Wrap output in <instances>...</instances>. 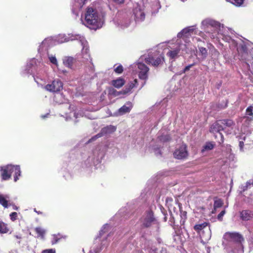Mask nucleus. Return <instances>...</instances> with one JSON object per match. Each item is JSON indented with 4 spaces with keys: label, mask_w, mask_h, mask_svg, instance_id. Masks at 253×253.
Wrapping results in <instances>:
<instances>
[{
    "label": "nucleus",
    "mask_w": 253,
    "mask_h": 253,
    "mask_svg": "<svg viewBox=\"0 0 253 253\" xmlns=\"http://www.w3.org/2000/svg\"><path fill=\"white\" fill-rule=\"evenodd\" d=\"M202 26L205 29L209 27H213L217 32L218 34L222 36V39L228 42L231 48H236L239 58L241 60H248L250 54L253 53V44L248 40L243 41L239 39L235 41L228 36L229 32L232 33L230 29L225 28L219 22L211 19H206L202 22ZM253 59V56L252 57Z\"/></svg>",
    "instance_id": "nucleus-1"
},
{
    "label": "nucleus",
    "mask_w": 253,
    "mask_h": 253,
    "mask_svg": "<svg viewBox=\"0 0 253 253\" xmlns=\"http://www.w3.org/2000/svg\"><path fill=\"white\" fill-rule=\"evenodd\" d=\"M194 27L191 26L184 28L177 34V39L175 43L172 42L169 43V51L167 55L170 60H174L178 57L180 51L181 53H188L194 51L195 47L186 41V39L193 33Z\"/></svg>",
    "instance_id": "nucleus-2"
},
{
    "label": "nucleus",
    "mask_w": 253,
    "mask_h": 253,
    "mask_svg": "<svg viewBox=\"0 0 253 253\" xmlns=\"http://www.w3.org/2000/svg\"><path fill=\"white\" fill-rule=\"evenodd\" d=\"M78 40L80 42L81 45L83 46L82 50V62H88V66L90 70L93 71V64L91 62L90 54L88 53V47L87 45V41L85 40L83 36L78 34H70L68 35L65 34H59L55 37L54 41L57 43H62L64 42H67L70 41Z\"/></svg>",
    "instance_id": "nucleus-3"
},
{
    "label": "nucleus",
    "mask_w": 253,
    "mask_h": 253,
    "mask_svg": "<svg viewBox=\"0 0 253 253\" xmlns=\"http://www.w3.org/2000/svg\"><path fill=\"white\" fill-rule=\"evenodd\" d=\"M46 67H43V69L39 68L36 70V75L33 76L35 82L41 87L50 92H57L62 89L63 84L59 79L53 80L51 83L44 85L45 82V76L46 75Z\"/></svg>",
    "instance_id": "nucleus-4"
},
{
    "label": "nucleus",
    "mask_w": 253,
    "mask_h": 253,
    "mask_svg": "<svg viewBox=\"0 0 253 253\" xmlns=\"http://www.w3.org/2000/svg\"><path fill=\"white\" fill-rule=\"evenodd\" d=\"M81 20L84 25L95 30L101 28L104 24V15L91 7H88L85 13L84 20L82 17Z\"/></svg>",
    "instance_id": "nucleus-5"
},
{
    "label": "nucleus",
    "mask_w": 253,
    "mask_h": 253,
    "mask_svg": "<svg viewBox=\"0 0 253 253\" xmlns=\"http://www.w3.org/2000/svg\"><path fill=\"white\" fill-rule=\"evenodd\" d=\"M224 238L229 242V247L227 248L229 253H243L242 245L244 239L243 236L237 232H227L224 235Z\"/></svg>",
    "instance_id": "nucleus-6"
},
{
    "label": "nucleus",
    "mask_w": 253,
    "mask_h": 253,
    "mask_svg": "<svg viewBox=\"0 0 253 253\" xmlns=\"http://www.w3.org/2000/svg\"><path fill=\"white\" fill-rule=\"evenodd\" d=\"M2 179L4 180L9 179L13 173L14 181H17L19 179V176L21 175V170L19 165H8L0 169Z\"/></svg>",
    "instance_id": "nucleus-7"
},
{
    "label": "nucleus",
    "mask_w": 253,
    "mask_h": 253,
    "mask_svg": "<svg viewBox=\"0 0 253 253\" xmlns=\"http://www.w3.org/2000/svg\"><path fill=\"white\" fill-rule=\"evenodd\" d=\"M100 150L99 147L94 149L92 153L88 156L87 159L84 161L83 164V167H89L95 164V162H98L103 156V153L101 152Z\"/></svg>",
    "instance_id": "nucleus-8"
},
{
    "label": "nucleus",
    "mask_w": 253,
    "mask_h": 253,
    "mask_svg": "<svg viewBox=\"0 0 253 253\" xmlns=\"http://www.w3.org/2000/svg\"><path fill=\"white\" fill-rule=\"evenodd\" d=\"M224 127L222 125L220 120L213 124L210 127V132L215 133L214 135L215 139L219 144L223 142V135L220 131L223 130Z\"/></svg>",
    "instance_id": "nucleus-9"
},
{
    "label": "nucleus",
    "mask_w": 253,
    "mask_h": 253,
    "mask_svg": "<svg viewBox=\"0 0 253 253\" xmlns=\"http://www.w3.org/2000/svg\"><path fill=\"white\" fill-rule=\"evenodd\" d=\"M132 15L136 23L143 21L145 18V13L143 5L136 4L132 10Z\"/></svg>",
    "instance_id": "nucleus-10"
},
{
    "label": "nucleus",
    "mask_w": 253,
    "mask_h": 253,
    "mask_svg": "<svg viewBox=\"0 0 253 253\" xmlns=\"http://www.w3.org/2000/svg\"><path fill=\"white\" fill-rule=\"evenodd\" d=\"M141 222L144 227H149L153 224H157L158 221L154 217L152 211H147L141 218Z\"/></svg>",
    "instance_id": "nucleus-11"
},
{
    "label": "nucleus",
    "mask_w": 253,
    "mask_h": 253,
    "mask_svg": "<svg viewBox=\"0 0 253 253\" xmlns=\"http://www.w3.org/2000/svg\"><path fill=\"white\" fill-rule=\"evenodd\" d=\"M144 59L146 63L149 64H152L154 66H157L161 64L163 60L164 57L162 55H159L155 57L153 54H148V57L143 56L141 60Z\"/></svg>",
    "instance_id": "nucleus-12"
},
{
    "label": "nucleus",
    "mask_w": 253,
    "mask_h": 253,
    "mask_svg": "<svg viewBox=\"0 0 253 253\" xmlns=\"http://www.w3.org/2000/svg\"><path fill=\"white\" fill-rule=\"evenodd\" d=\"M134 66L135 67L137 66L139 79L144 80H146L148 78L149 68L144 64L141 62H138Z\"/></svg>",
    "instance_id": "nucleus-13"
},
{
    "label": "nucleus",
    "mask_w": 253,
    "mask_h": 253,
    "mask_svg": "<svg viewBox=\"0 0 253 253\" xmlns=\"http://www.w3.org/2000/svg\"><path fill=\"white\" fill-rule=\"evenodd\" d=\"M174 157L177 159H182L187 157L188 152L185 145H182L175 150L173 153Z\"/></svg>",
    "instance_id": "nucleus-14"
},
{
    "label": "nucleus",
    "mask_w": 253,
    "mask_h": 253,
    "mask_svg": "<svg viewBox=\"0 0 253 253\" xmlns=\"http://www.w3.org/2000/svg\"><path fill=\"white\" fill-rule=\"evenodd\" d=\"M63 64L66 67L74 70V64L76 62L77 59L71 56H65L62 59Z\"/></svg>",
    "instance_id": "nucleus-15"
},
{
    "label": "nucleus",
    "mask_w": 253,
    "mask_h": 253,
    "mask_svg": "<svg viewBox=\"0 0 253 253\" xmlns=\"http://www.w3.org/2000/svg\"><path fill=\"white\" fill-rule=\"evenodd\" d=\"M199 235L201 238V242L203 244H206L211 238V233L210 228H206L202 232L200 233Z\"/></svg>",
    "instance_id": "nucleus-16"
},
{
    "label": "nucleus",
    "mask_w": 253,
    "mask_h": 253,
    "mask_svg": "<svg viewBox=\"0 0 253 253\" xmlns=\"http://www.w3.org/2000/svg\"><path fill=\"white\" fill-rule=\"evenodd\" d=\"M132 107V104L130 102H127L119 109L118 113L119 115H123L126 113L129 112Z\"/></svg>",
    "instance_id": "nucleus-17"
},
{
    "label": "nucleus",
    "mask_w": 253,
    "mask_h": 253,
    "mask_svg": "<svg viewBox=\"0 0 253 253\" xmlns=\"http://www.w3.org/2000/svg\"><path fill=\"white\" fill-rule=\"evenodd\" d=\"M240 216L243 220H249L253 218V212L248 210L243 211L240 212Z\"/></svg>",
    "instance_id": "nucleus-18"
},
{
    "label": "nucleus",
    "mask_w": 253,
    "mask_h": 253,
    "mask_svg": "<svg viewBox=\"0 0 253 253\" xmlns=\"http://www.w3.org/2000/svg\"><path fill=\"white\" fill-rule=\"evenodd\" d=\"M165 0H154L152 4V11L153 13H156L161 7V3Z\"/></svg>",
    "instance_id": "nucleus-19"
},
{
    "label": "nucleus",
    "mask_w": 253,
    "mask_h": 253,
    "mask_svg": "<svg viewBox=\"0 0 253 253\" xmlns=\"http://www.w3.org/2000/svg\"><path fill=\"white\" fill-rule=\"evenodd\" d=\"M137 85V80L135 79L132 81H130L126 86L125 89L124 90V93H127L131 91V90L136 87Z\"/></svg>",
    "instance_id": "nucleus-20"
},
{
    "label": "nucleus",
    "mask_w": 253,
    "mask_h": 253,
    "mask_svg": "<svg viewBox=\"0 0 253 253\" xmlns=\"http://www.w3.org/2000/svg\"><path fill=\"white\" fill-rule=\"evenodd\" d=\"M116 130V127L113 126H108L101 129V132L103 135L111 133Z\"/></svg>",
    "instance_id": "nucleus-21"
},
{
    "label": "nucleus",
    "mask_w": 253,
    "mask_h": 253,
    "mask_svg": "<svg viewBox=\"0 0 253 253\" xmlns=\"http://www.w3.org/2000/svg\"><path fill=\"white\" fill-rule=\"evenodd\" d=\"M9 196L8 195L0 194V204L4 208H8Z\"/></svg>",
    "instance_id": "nucleus-22"
},
{
    "label": "nucleus",
    "mask_w": 253,
    "mask_h": 253,
    "mask_svg": "<svg viewBox=\"0 0 253 253\" xmlns=\"http://www.w3.org/2000/svg\"><path fill=\"white\" fill-rule=\"evenodd\" d=\"M88 0H75L73 5V11L78 9H80Z\"/></svg>",
    "instance_id": "nucleus-23"
},
{
    "label": "nucleus",
    "mask_w": 253,
    "mask_h": 253,
    "mask_svg": "<svg viewBox=\"0 0 253 253\" xmlns=\"http://www.w3.org/2000/svg\"><path fill=\"white\" fill-rule=\"evenodd\" d=\"M36 61L35 59H33L30 62L27 63L26 68L25 69V71L24 72V74H32L33 73L32 67L34 66V65L36 64Z\"/></svg>",
    "instance_id": "nucleus-24"
},
{
    "label": "nucleus",
    "mask_w": 253,
    "mask_h": 253,
    "mask_svg": "<svg viewBox=\"0 0 253 253\" xmlns=\"http://www.w3.org/2000/svg\"><path fill=\"white\" fill-rule=\"evenodd\" d=\"M237 137L238 138L240 151L241 152H244L245 151L244 141L246 139V136L244 134H242L240 136H238Z\"/></svg>",
    "instance_id": "nucleus-25"
},
{
    "label": "nucleus",
    "mask_w": 253,
    "mask_h": 253,
    "mask_svg": "<svg viewBox=\"0 0 253 253\" xmlns=\"http://www.w3.org/2000/svg\"><path fill=\"white\" fill-rule=\"evenodd\" d=\"M125 83V80L123 78H119L112 81V84L116 88H119L122 87Z\"/></svg>",
    "instance_id": "nucleus-26"
},
{
    "label": "nucleus",
    "mask_w": 253,
    "mask_h": 253,
    "mask_svg": "<svg viewBox=\"0 0 253 253\" xmlns=\"http://www.w3.org/2000/svg\"><path fill=\"white\" fill-rule=\"evenodd\" d=\"M206 228H209V227L208 226V223L207 222L196 224L194 227V229L199 232V234L200 233L202 232V231L204 230Z\"/></svg>",
    "instance_id": "nucleus-27"
},
{
    "label": "nucleus",
    "mask_w": 253,
    "mask_h": 253,
    "mask_svg": "<svg viewBox=\"0 0 253 253\" xmlns=\"http://www.w3.org/2000/svg\"><path fill=\"white\" fill-rule=\"evenodd\" d=\"M52 40L49 38L45 39L42 42L40 46V48L39 49V51H43L44 50V47H46L47 46H49L51 43ZM46 49V48H45Z\"/></svg>",
    "instance_id": "nucleus-28"
},
{
    "label": "nucleus",
    "mask_w": 253,
    "mask_h": 253,
    "mask_svg": "<svg viewBox=\"0 0 253 253\" xmlns=\"http://www.w3.org/2000/svg\"><path fill=\"white\" fill-rule=\"evenodd\" d=\"M9 230L8 225L0 220V233L2 234L6 233Z\"/></svg>",
    "instance_id": "nucleus-29"
},
{
    "label": "nucleus",
    "mask_w": 253,
    "mask_h": 253,
    "mask_svg": "<svg viewBox=\"0 0 253 253\" xmlns=\"http://www.w3.org/2000/svg\"><path fill=\"white\" fill-rule=\"evenodd\" d=\"M214 144L211 142H207L203 146V149H202V152L204 153L205 151H208L212 150L214 146Z\"/></svg>",
    "instance_id": "nucleus-30"
},
{
    "label": "nucleus",
    "mask_w": 253,
    "mask_h": 253,
    "mask_svg": "<svg viewBox=\"0 0 253 253\" xmlns=\"http://www.w3.org/2000/svg\"><path fill=\"white\" fill-rule=\"evenodd\" d=\"M220 122L223 126H226L227 127H232L235 125L234 122L232 120L230 119L220 120Z\"/></svg>",
    "instance_id": "nucleus-31"
},
{
    "label": "nucleus",
    "mask_w": 253,
    "mask_h": 253,
    "mask_svg": "<svg viewBox=\"0 0 253 253\" xmlns=\"http://www.w3.org/2000/svg\"><path fill=\"white\" fill-rule=\"evenodd\" d=\"M199 50V55L201 56L202 59H205L208 55V51L206 48L203 47H200Z\"/></svg>",
    "instance_id": "nucleus-32"
},
{
    "label": "nucleus",
    "mask_w": 253,
    "mask_h": 253,
    "mask_svg": "<svg viewBox=\"0 0 253 253\" xmlns=\"http://www.w3.org/2000/svg\"><path fill=\"white\" fill-rule=\"evenodd\" d=\"M35 231L36 233L38 234L39 237H41V238L43 239L44 237V235L45 233V231L44 229H42L41 227H37L35 228Z\"/></svg>",
    "instance_id": "nucleus-33"
},
{
    "label": "nucleus",
    "mask_w": 253,
    "mask_h": 253,
    "mask_svg": "<svg viewBox=\"0 0 253 253\" xmlns=\"http://www.w3.org/2000/svg\"><path fill=\"white\" fill-rule=\"evenodd\" d=\"M48 57L50 62L58 68V64L56 57L52 55H48Z\"/></svg>",
    "instance_id": "nucleus-34"
},
{
    "label": "nucleus",
    "mask_w": 253,
    "mask_h": 253,
    "mask_svg": "<svg viewBox=\"0 0 253 253\" xmlns=\"http://www.w3.org/2000/svg\"><path fill=\"white\" fill-rule=\"evenodd\" d=\"M227 1H230L231 3L234 4L236 6H241L244 0H227Z\"/></svg>",
    "instance_id": "nucleus-35"
},
{
    "label": "nucleus",
    "mask_w": 253,
    "mask_h": 253,
    "mask_svg": "<svg viewBox=\"0 0 253 253\" xmlns=\"http://www.w3.org/2000/svg\"><path fill=\"white\" fill-rule=\"evenodd\" d=\"M223 205V202L221 199H216L214 200V210H215L217 208L221 207Z\"/></svg>",
    "instance_id": "nucleus-36"
},
{
    "label": "nucleus",
    "mask_w": 253,
    "mask_h": 253,
    "mask_svg": "<svg viewBox=\"0 0 253 253\" xmlns=\"http://www.w3.org/2000/svg\"><path fill=\"white\" fill-rule=\"evenodd\" d=\"M109 228V225L108 224H105L103 226V227L101 229V230L100 231L99 236L100 237H102L103 235L104 234H105L107 232H108Z\"/></svg>",
    "instance_id": "nucleus-37"
},
{
    "label": "nucleus",
    "mask_w": 253,
    "mask_h": 253,
    "mask_svg": "<svg viewBox=\"0 0 253 253\" xmlns=\"http://www.w3.org/2000/svg\"><path fill=\"white\" fill-rule=\"evenodd\" d=\"M243 120L244 121L245 125L248 126L250 125L251 123L253 121V119L252 117L246 116L243 118Z\"/></svg>",
    "instance_id": "nucleus-38"
},
{
    "label": "nucleus",
    "mask_w": 253,
    "mask_h": 253,
    "mask_svg": "<svg viewBox=\"0 0 253 253\" xmlns=\"http://www.w3.org/2000/svg\"><path fill=\"white\" fill-rule=\"evenodd\" d=\"M246 115H248L249 116H253V106H250L246 109Z\"/></svg>",
    "instance_id": "nucleus-39"
},
{
    "label": "nucleus",
    "mask_w": 253,
    "mask_h": 253,
    "mask_svg": "<svg viewBox=\"0 0 253 253\" xmlns=\"http://www.w3.org/2000/svg\"><path fill=\"white\" fill-rule=\"evenodd\" d=\"M66 120L67 121H68L71 119V117H72V115L75 118H77L78 117V114H77L76 112H71L69 115H67V114H66Z\"/></svg>",
    "instance_id": "nucleus-40"
},
{
    "label": "nucleus",
    "mask_w": 253,
    "mask_h": 253,
    "mask_svg": "<svg viewBox=\"0 0 253 253\" xmlns=\"http://www.w3.org/2000/svg\"><path fill=\"white\" fill-rule=\"evenodd\" d=\"M103 136L102 134L101 133V132H99L98 133V134H97L96 135L93 136V137H92L89 140H88V142H91L92 141H93L94 140H95L96 139L98 138H100L101 137H102Z\"/></svg>",
    "instance_id": "nucleus-41"
},
{
    "label": "nucleus",
    "mask_w": 253,
    "mask_h": 253,
    "mask_svg": "<svg viewBox=\"0 0 253 253\" xmlns=\"http://www.w3.org/2000/svg\"><path fill=\"white\" fill-rule=\"evenodd\" d=\"M114 71L117 73L121 74L123 71V67L122 65H119L115 69Z\"/></svg>",
    "instance_id": "nucleus-42"
},
{
    "label": "nucleus",
    "mask_w": 253,
    "mask_h": 253,
    "mask_svg": "<svg viewBox=\"0 0 253 253\" xmlns=\"http://www.w3.org/2000/svg\"><path fill=\"white\" fill-rule=\"evenodd\" d=\"M17 217V213L16 212H13L10 214V219L12 221H14L16 219Z\"/></svg>",
    "instance_id": "nucleus-43"
},
{
    "label": "nucleus",
    "mask_w": 253,
    "mask_h": 253,
    "mask_svg": "<svg viewBox=\"0 0 253 253\" xmlns=\"http://www.w3.org/2000/svg\"><path fill=\"white\" fill-rule=\"evenodd\" d=\"M170 139V137L169 135H162L160 137V139L163 141H169Z\"/></svg>",
    "instance_id": "nucleus-44"
},
{
    "label": "nucleus",
    "mask_w": 253,
    "mask_h": 253,
    "mask_svg": "<svg viewBox=\"0 0 253 253\" xmlns=\"http://www.w3.org/2000/svg\"><path fill=\"white\" fill-rule=\"evenodd\" d=\"M225 213V211L223 210L217 216V219L220 221L222 220V217Z\"/></svg>",
    "instance_id": "nucleus-45"
},
{
    "label": "nucleus",
    "mask_w": 253,
    "mask_h": 253,
    "mask_svg": "<svg viewBox=\"0 0 253 253\" xmlns=\"http://www.w3.org/2000/svg\"><path fill=\"white\" fill-rule=\"evenodd\" d=\"M42 253H55V251L54 249H49L43 251Z\"/></svg>",
    "instance_id": "nucleus-46"
},
{
    "label": "nucleus",
    "mask_w": 253,
    "mask_h": 253,
    "mask_svg": "<svg viewBox=\"0 0 253 253\" xmlns=\"http://www.w3.org/2000/svg\"><path fill=\"white\" fill-rule=\"evenodd\" d=\"M101 250V248H96L94 250H91L89 252L90 253H98Z\"/></svg>",
    "instance_id": "nucleus-47"
},
{
    "label": "nucleus",
    "mask_w": 253,
    "mask_h": 253,
    "mask_svg": "<svg viewBox=\"0 0 253 253\" xmlns=\"http://www.w3.org/2000/svg\"><path fill=\"white\" fill-rule=\"evenodd\" d=\"M58 69L59 73H63L64 75H66L68 73V71L65 69L62 70V69H60L58 68Z\"/></svg>",
    "instance_id": "nucleus-48"
},
{
    "label": "nucleus",
    "mask_w": 253,
    "mask_h": 253,
    "mask_svg": "<svg viewBox=\"0 0 253 253\" xmlns=\"http://www.w3.org/2000/svg\"><path fill=\"white\" fill-rule=\"evenodd\" d=\"M251 184L253 185V181H252V182L251 181H248L246 183V189H244V190L247 189L251 185Z\"/></svg>",
    "instance_id": "nucleus-49"
},
{
    "label": "nucleus",
    "mask_w": 253,
    "mask_h": 253,
    "mask_svg": "<svg viewBox=\"0 0 253 253\" xmlns=\"http://www.w3.org/2000/svg\"><path fill=\"white\" fill-rule=\"evenodd\" d=\"M193 66V64H191V65H188L187 66H186L184 68V72H185L186 71L189 70L190 69V68L191 67H192V66Z\"/></svg>",
    "instance_id": "nucleus-50"
},
{
    "label": "nucleus",
    "mask_w": 253,
    "mask_h": 253,
    "mask_svg": "<svg viewBox=\"0 0 253 253\" xmlns=\"http://www.w3.org/2000/svg\"><path fill=\"white\" fill-rule=\"evenodd\" d=\"M53 240H53L52 241V244L56 243L57 242L58 239L57 238L56 236L55 235H54V238H53Z\"/></svg>",
    "instance_id": "nucleus-51"
},
{
    "label": "nucleus",
    "mask_w": 253,
    "mask_h": 253,
    "mask_svg": "<svg viewBox=\"0 0 253 253\" xmlns=\"http://www.w3.org/2000/svg\"><path fill=\"white\" fill-rule=\"evenodd\" d=\"M114 1L117 3L121 4L125 2V0H114Z\"/></svg>",
    "instance_id": "nucleus-52"
},
{
    "label": "nucleus",
    "mask_w": 253,
    "mask_h": 253,
    "mask_svg": "<svg viewBox=\"0 0 253 253\" xmlns=\"http://www.w3.org/2000/svg\"><path fill=\"white\" fill-rule=\"evenodd\" d=\"M130 22V21H129V22H128V23H126V24H125V25L122 24V27H123L124 28L127 27H128V26L129 25Z\"/></svg>",
    "instance_id": "nucleus-53"
},
{
    "label": "nucleus",
    "mask_w": 253,
    "mask_h": 253,
    "mask_svg": "<svg viewBox=\"0 0 253 253\" xmlns=\"http://www.w3.org/2000/svg\"><path fill=\"white\" fill-rule=\"evenodd\" d=\"M104 243H103V244L102 245V247H103L104 246H106L108 245V243L107 241H104Z\"/></svg>",
    "instance_id": "nucleus-54"
},
{
    "label": "nucleus",
    "mask_w": 253,
    "mask_h": 253,
    "mask_svg": "<svg viewBox=\"0 0 253 253\" xmlns=\"http://www.w3.org/2000/svg\"><path fill=\"white\" fill-rule=\"evenodd\" d=\"M48 114H46L45 115H42V116H41V117H42V118L44 119V118H46V117H47V116H48Z\"/></svg>",
    "instance_id": "nucleus-55"
},
{
    "label": "nucleus",
    "mask_w": 253,
    "mask_h": 253,
    "mask_svg": "<svg viewBox=\"0 0 253 253\" xmlns=\"http://www.w3.org/2000/svg\"><path fill=\"white\" fill-rule=\"evenodd\" d=\"M155 153L156 154H161V153L160 152V151L159 150H156L155 151Z\"/></svg>",
    "instance_id": "nucleus-56"
},
{
    "label": "nucleus",
    "mask_w": 253,
    "mask_h": 253,
    "mask_svg": "<svg viewBox=\"0 0 253 253\" xmlns=\"http://www.w3.org/2000/svg\"><path fill=\"white\" fill-rule=\"evenodd\" d=\"M13 209L14 210H17L18 208V207H17V206H13Z\"/></svg>",
    "instance_id": "nucleus-57"
},
{
    "label": "nucleus",
    "mask_w": 253,
    "mask_h": 253,
    "mask_svg": "<svg viewBox=\"0 0 253 253\" xmlns=\"http://www.w3.org/2000/svg\"><path fill=\"white\" fill-rule=\"evenodd\" d=\"M69 107L70 109H72L73 110H74V106L70 105V106H69Z\"/></svg>",
    "instance_id": "nucleus-58"
},
{
    "label": "nucleus",
    "mask_w": 253,
    "mask_h": 253,
    "mask_svg": "<svg viewBox=\"0 0 253 253\" xmlns=\"http://www.w3.org/2000/svg\"><path fill=\"white\" fill-rule=\"evenodd\" d=\"M15 237L17 239H20L21 237L18 235H15Z\"/></svg>",
    "instance_id": "nucleus-59"
},
{
    "label": "nucleus",
    "mask_w": 253,
    "mask_h": 253,
    "mask_svg": "<svg viewBox=\"0 0 253 253\" xmlns=\"http://www.w3.org/2000/svg\"><path fill=\"white\" fill-rule=\"evenodd\" d=\"M207 253H210V248H207Z\"/></svg>",
    "instance_id": "nucleus-60"
},
{
    "label": "nucleus",
    "mask_w": 253,
    "mask_h": 253,
    "mask_svg": "<svg viewBox=\"0 0 253 253\" xmlns=\"http://www.w3.org/2000/svg\"><path fill=\"white\" fill-rule=\"evenodd\" d=\"M186 212H184L183 213V215H186Z\"/></svg>",
    "instance_id": "nucleus-61"
},
{
    "label": "nucleus",
    "mask_w": 253,
    "mask_h": 253,
    "mask_svg": "<svg viewBox=\"0 0 253 253\" xmlns=\"http://www.w3.org/2000/svg\"><path fill=\"white\" fill-rule=\"evenodd\" d=\"M151 253H156V252H155V251H153Z\"/></svg>",
    "instance_id": "nucleus-62"
},
{
    "label": "nucleus",
    "mask_w": 253,
    "mask_h": 253,
    "mask_svg": "<svg viewBox=\"0 0 253 253\" xmlns=\"http://www.w3.org/2000/svg\"><path fill=\"white\" fill-rule=\"evenodd\" d=\"M37 212L38 214L41 213V212H40V211H37Z\"/></svg>",
    "instance_id": "nucleus-63"
},
{
    "label": "nucleus",
    "mask_w": 253,
    "mask_h": 253,
    "mask_svg": "<svg viewBox=\"0 0 253 253\" xmlns=\"http://www.w3.org/2000/svg\"><path fill=\"white\" fill-rule=\"evenodd\" d=\"M89 119H92L93 118H91V117H89Z\"/></svg>",
    "instance_id": "nucleus-64"
}]
</instances>
